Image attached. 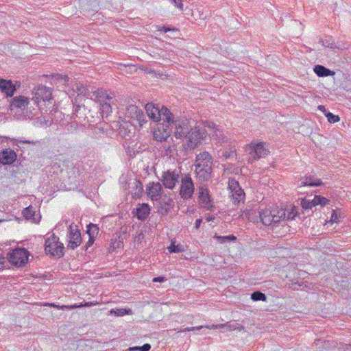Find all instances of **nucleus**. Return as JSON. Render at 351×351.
<instances>
[{
  "label": "nucleus",
  "instance_id": "ddd939ff",
  "mask_svg": "<svg viewBox=\"0 0 351 351\" xmlns=\"http://www.w3.org/2000/svg\"><path fill=\"white\" fill-rule=\"evenodd\" d=\"M17 159L16 152L10 148H5L0 152V165H11Z\"/></svg>",
  "mask_w": 351,
  "mask_h": 351
},
{
  "label": "nucleus",
  "instance_id": "7ed1b4c3",
  "mask_svg": "<svg viewBox=\"0 0 351 351\" xmlns=\"http://www.w3.org/2000/svg\"><path fill=\"white\" fill-rule=\"evenodd\" d=\"M195 173L199 180L208 181L212 177L213 158L211 155L204 152L196 156L195 162Z\"/></svg>",
  "mask_w": 351,
  "mask_h": 351
},
{
  "label": "nucleus",
  "instance_id": "393cba45",
  "mask_svg": "<svg viewBox=\"0 0 351 351\" xmlns=\"http://www.w3.org/2000/svg\"><path fill=\"white\" fill-rule=\"evenodd\" d=\"M313 71L319 77L332 76L335 75V72L333 71H331L320 64L315 65L313 68Z\"/></svg>",
  "mask_w": 351,
  "mask_h": 351
},
{
  "label": "nucleus",
  "instance_id": "473e14b6",
  "mask_svg": "<svg viewBox=\"0 0 351 351\" xmlns=\"http://www.w3.org/2000/svg\"><path fill=\"white\" fill-rule=\"evenodd\" d=\"M299 210L300 208L298 207L293 206L291 208V210L288 211L287 213H286L285 219L287 220H293L296 217L300 216V213Z\"/></svg>",
  "mask_w": 351,
  "mask_h": 351
},
{
  "label": "nucleus",
  "instance_id": "aec40b11",
  "mask_svg": "<svg viewBox=\"0 0 351 351\" xmlns=\"http://www.w3.org/2000/svg\"><path fill=\"white\" fill-rule=\"evenodd\" d=\"M0 89L5 93L7 97H12L16 90V87L12 81L0 79Z\"/></svg>",
  "mask_w": 351,
  "mask_h": 351
},
{
  "label": "nucleus",
  "instance_id": "e433bc0d",
  "mask_svg": "<svg viewBox=\"0 0 351 351\" xmlns=\"http://www.w3.org/2000/svg\"><path fill=\"white\" fill-rule=\"evenodd\" d=\"M313 201L314 206L317 205L326 206L329 202V199L321 195H315Z\"/></svg>",
  "mask_w": 351,
  "mask_h": 351
},
{
  "label": "nucleus",
  "instance_id": "5fc2aeb1",
  "mask_svg": "<svg viewBox=\"0 0 351 351\" xmlns=\"http://www.w3.org/2000/svg\"><path fill=\"white\" fill-rule=\"evenodd\" d=\"M202 223V218H199V219H196L195 223V228L197 230L199 229Z\"/></svg>",
  "mask_w": 351,
  "mask_h": 351
},
{
  "label": "nucleus",
  "instance_id": "412c9836",
  "mask_svg": "<svg viewBox=\"0 0 351 351\" xmlns=\"http://www.w3.org/2000/svg\"><path fill=\"white\" fill-rule=\"evenodd\" d=\"M299 187L302 186H319L323 185V182L320 179L316 178L314 176H305L302 178L300 180Z\"/></svg>",
  "mask_w": 351,
  "mask_h": 351
},
{
  "label": "nucleus",
  "instance_id": "4c0bfd02",
  "mask_svg": "<svg viewBox=\"0 0 351 351\" xmlns=\"http://www.w3.org/2000/svg\"><path fill=\"white\" fill-rule=\"evenodd\" d=\"M228 189L230 190V193H232L235 191L239 190L241 187L239 185V183L237 180L234 178L229 179L228 181Z\"/></svg>",
  "mask_w": 351,
  "mask_h": 351
},
{
  "label": "nucleus",
  "instance_id": "79ce46f5",
  "mask_svg": "<svg viewBox=\"0 0 351 351\" xmlns=\"http://www.w3.org/2000/svg\"><path fill=\"white\" fill-rule=\"evenodd\" d=\"M130 311V309L128 311L125 308H112L110 310V313L111 315H114L115 316H123L128 314V312Z\"/></svg>",
  "mask_w": 351,
  "mask_h": 351
},
{
  "label": "nucleus",
  "instance_id": "9d476101",
  "mask_svg": "<svg viewBox=\"0 0 351 351\" xmlns=\"http://www.w3.org/2000/svg\"><path fill=\"white\" fill-rule=\"evenodd\" d=\"M29 253L25 248L17 247L8 254L9 262L16 267L24 266L28 261Z\"/></svg>",
  "mask_w": 351,
  "mask_h": 351
},
{
  "label": "nucleus",
  "instance_id": "a878e982",
  "mask_svg": "<svg viewBox=\"0 0 351 351\" xmlns=\"http://www.w3.org/2000/svg\"><path fill=\"white\" fill-rule=\"evenodd\" d=\"M112 105H115V101L110 102V101H108L100 104V114L103 118L107 117L112 112Z\"/></svg>",
  "mask_w": 351,
  "mask_h": 351
},
{
  "label": "nucleus",
  "instance_id": "423d86ee",
  "mask_svg": "<svg viewBox=\"0 0 351 351\" xmlns=\"http://www.w3.org/2000/svg\"><path fill=\"white\" fill-rule=\"evenodd\" d=\"M64 245L59 241V237L52 234L45 241V252L51 257L57 256L61 258L64 255Z\"/></svg>",
  "mask_w": 351,
  "mask_h": 351
},
{
  "label": "nucleus",
  "instance_id": "603ef678",
  "mask_svg": "<svg viewBox=\"0 0 351 351\" xmlns=\"http://www.w3.org/2000/svg\"><path fill=\"white\" fill-rule=\"evenodd\" d=\"M217 136H218L219 142H220L221 145L228 143V138L223 134H220L219 136L217 134Z\"/></svg>",
  "mask_w": 351,
  "mask_h": 351
},
{
  "label": "nucleus",
  "instance_id": "6e6d98bb",
  "mask_svg": "<svg viewBox=\"0 0 351 351\" xmlns=\"http://www.w3.org/2000/svg\"><path fill=\"white\" fill-rule=\"evenodd\" d=\"M317 109H318L319 111H321V112H324V115H325V116H326V113H327V112H329L328 111H327V110H326V109L325 106H323V105H319V106H318Z\"/></svg>",
  "mask_w": 351,
  "mask_h": 351
},
{
  "label": "nucleus",
  "instance_id": "a19ab883",
  "mask_svg": "<svg viewBox=\"0 0 351 351\" xmlns=\"http://www.w3.org/2000/svg\"><path fill=\"white\" fill-rule=\"evenodd\" d=\"M300 205L302 206V210L311 209L314 206L313 200L306 199L305 198L301 199Z\"/></svg>",
  "mask_w": 351,
  "mask_h": 351
},
{
  "label": "nucleus",
  "instance_id": "a18cd8bd",
  "mask_svg": "<svg viewBox=\"0 0 351 351\" xmlns=\"http://www.w3.org/2000/svg\"><path fill=\"white\" fill-rule=\"evenodd\" d=\"M322 45L326 47H328V48H331V49H334L336 47V46L335 45V44L332 42H330V40H323L322 41Z\"/></svg>",
  "mask_w": 351,
  "mask_h": 351
},
{
  "label": "nucleus",
  "instance_id": "052dcab7",
  "mask_svg": "<svg viewBox=\"0 0 351 351\" xmlns=\"http://www.w3.org/2000/svg\"><path fill=\"white\" fill-rule=\"evenodd\" d=\"M140 346H134V347H130L128 348V351H136V350H139L140 351Z\"/></svg>",
  "mask_w": 351,
  "mask_h": 351
},
{
  "label": "nucleus",
  "instance_id": "39448f33",
  "mask_svg": "<svg viewBox=\"0 0 351 351\" xmlns=\"http://www.w3.org/2000/svg\"><path fill=\"white\" fill-rule=\"evenodd\" d=\"M32 94L34 95L32 100L38 105L39 108L43 109V106L48 107L52 105V89L43 84H39L35 88Z\"/></svg>",
  "mask_w": 351,
  "mask_h": 351
},
{
  "label": "nucleus",
  "instance_id": "69168bd1",
  "mask_svg": "<svg viewBox=\"0 0 351 351\" xmlns=\"http://www.w3.org/2000/svg\"><path fill=\"white\" fill-rule=\"evenodd\" d=\"M91 304H92V303H91V302H86V303H85V304H84V306H91Z\"/></svg>",
  "mask_w": 351,
  "mask_h": 351
},
{
  "label": "nucleus",
  "instance_id": "f257e3e1",
  "mask_svg": "<svg viewBox=\"0 0 351 351\" xmlns=\"http://www.w3.org/2000/svg\"><path fill=\"white\" fill-rule=\"evenodd\" d=\"M172 123V127L175 128L174 136L178 139H184L183 147L186 151L199 147L206 138L204 127L197 125L194 120L185 117L178 118Z\"/></svg>",
  "mask_w": 351,
  "mask_h": 351
},
{
  "label": "nucleus",
  "instance_id": "bb28decb",
  "mask_svg": "<svg viewBox=\"0 0 351 351\" xmlns=\"http://www.w3.org/2000/svg\"><path fill=\"white\" fill-rule=\"evenodd\" d=\"M11 142L12 143V146L16 151L21 150V145H23V144L35 145V142H34L33 141H29V140L12 138Z\"/></svg>",
  "mask_w": 351,
  "mask_h": 351
},
{
  "label": "nucleus",
  "instance_id": "37998d69",
  "mask_svg": "<svg viewBox=\"0 0 351 351\" xmlns=\"http://www.w3.org/2000/svg\"><path fill=\"white\" fill-rule=\"evenodd\" d=\"M326 117L327 118L328 122L331 123H337L340 120V118L338 115L333 114L330 112L326 113Z\"/></svg>",
  "mask_w": 351,
  "mask_h": 351
},
{
  "label": "nucleus",
  "instance_id": "49530a36",
  "mask_svg": "<svg viewBox=\"0 0 351 351\" xmlns=\"http://www.w3.org/2000/svg\"><path fill=\"white\" fill-rule=\"evenodd\" d=\"M95 239H93V238H91V237H89V239L88 241V242L86 243V245L83 247V250H84L85 251H86L90 246L93 245V244L95 242Z\"/></svg>",
  "mask_w": 351,
  "mask_h": 351
},
{
  "label": "nucleus",
  "instance_id": "8fccbe9b",
  "mask_svg": "<svg viewBox=\"0 0 351 351\" xmlns=\"http://www.w3.org/2000/svg\"><path fill=\"white\" fill-rule=\"evenodd\" d=\"M202 328H204L203 326H197V327H188V328H185L182 331L185 332V331H193V330H199L202 329Z\"/></svg>",
  "mask_w": 351,
  "mask_h": 351
},
{
  "label": "nucleus",
  "instance_id": "72a5a7b5",
  "mask_svg": "<svg viewBox=\"0 0 351 351\" xmlns=\"http://www.w3.org/2000/svg\"><path fill=\"white\" fill-rule=\"evenodd\" d=\"M169 253H179L184 252L183 246L180 244L176 245L175 241H171V245L167 247Z\"/></svg>",
  "mask_w": 351,
  "mask_h": 351
},
{
  "label": "nucleus",
  "instance_id": "9b49d317",
  "mask_svg": "<svg viewBox=\"0 0 351 351\" xmlns=\"http://www.w3.org/2000/svg\"><path fill=\"white\" fill-rule=\"evenodd\" d=\"M180 179L181 177L178 172L167 170L162 173L160 180L166 189H173Z\"/></svg>",
  "mask_w": 351,
  "mask_h": 351
},
{
  "label": "nucleus",
  "instance_id": "c85d7f7f",
  "mask_svg": "<svg viewBox=\"0 0 351 351\" xmlns=\"http://www.w3.org/2000/svg\"><path fill=\"white\" fill-rule=\"evenodd\" d=\"M78 95H84L86 97H92L93 95L94 90L93 88H90V87L85 86L82 84L77 87Z\"/></svg>",
  "mask_w": 351,
  "mask_h": 351
},
{
  "label": "nucleus",
  "instance_id": "c756f323",
  "mask_svg": "<svg viewBox=\"0 0 351 351\" xmlns=\"http://www.w3.org/2000/svg\"><path fill=\"white\" fill-rule=\"evenodd\" d=\"M232 197L235 204H239L245 198V193L242 189L231 193Z\"/></svg>",
  "mask_w": 351,
  "mask_h": 351
},
{
  "label": "nucleus",
  "instance_id": "c9c22d12",
  "mask_svg": "<svg viewBox=\"0 0 351 351\" xmlns=\"http://www.w3.org/2000/svg\"><path fill=\"white\" fill-rule=\"evenodd\" d=\"M251 299L253 301H266L267 296L260 291H255L251 294Z\"/></svg>",
  "mask_w": 351,
  "mask_h": 351
},
{
  "label": "nucleus",
  "instance_id": "0eeeda50",
  "mask_svg": "<svg viewBox=\"0 0 351 351\" xmlns=\"http://www.w3.org/2000/svg\"><path fill=\"white\" fill-rule=\"evenodd\" d=\"M91 110L87 109L85 105L73 104V112L72 118L82 125L91 124L95 122L94 117L90 114Z\"/></svg>",
  "mask_w": 351,
  "mask_h": 351
},
{
  "label": "nucleus",
  "instance_id": "de8ad7c7",
  "mask_svg": "<svg viewBox=\"0 0 351 351\" xmlns=\"http://www.w3.org/2000/svg\"><path fill=\"white\" fill-rule=\"evenodd\" d=\"M56 78L58 80L64 82V83L69 80V77L66 75L57 74Z\"/></svg>",
  "mask_w": 351,
  "mask_h": 351
},
{
  "label": "nucleus",
  "instance_id": "774afa93",
  "mask_svg": "<svg viewBox=\"0 0 351 351\" xmlns=\"http://www.w3.org/2000/svg\"><path fill=\"white\" fill-rule=\"evenodd\" d=\"M2 221L1 220H0V222Z\"/></svg>",
  "mask_w": 351,
  "mask_h": 351
},
{
  "label": "nucleus",
  "instance_id": "3c124183",
  "mask_svg": "<svg viewBox=\"0 0 351 351\" xmlns=\"http://www.w3.org/2000/svg\"><path fill=\"white\" fill-rule=\"evenodd\" d=\"M167 278L165 276H158L156 278H154L153 282H163L166 281Z\"/></svg>",
  "mask_w": 351,
  "mask_h": 351
},
{
  "label": "nucleus",
  "instance_id": "f8f14e48",
  "mask_svg": "<svg viewBox=\"0 0 351 351\" xmlns=\"http://www.w3.org/2000/svg\"><path fill=\"white\" fill-rule=\"evenodd\" d=\"M29 104V99L27 97L22 95L14 97L10 104V109L11 111H14L15 113L21 112L27 109Z\"/></svg>",
  "mask_w": 351,
  "mask_h": 351
},
{
  "label": "nucleus",
  "instance_id": "f3484780",
  "mask_svg": "<svg viewBox=\"0 0 351 351\" xmlns=\"http://www.w3.org/2000/svg\"><path fill=\"white\" fill-rule=\"evenodd\" d=\"M93 96L95 97V99L99 104H101V103H106L108 101H110V102H114L116 101L113 93L102 88L94 90Z\"/></svg>",
  "mask_w": 351,
  "mask_h": 351
},
{
  "label": "nucleus",
  "instance_id": "a211bd4d",
  "mask_svg": "<svg viewBox=\"0 0 351 351\" xmlns=\"http://www.w3.org/2000/svg\"><path fill=\"white\" fill-rule=\"evenodd\" d=\"M269 153V151L265 148L263 143H258L255 144L250 154L252 156L254 160H258L260 158L266 156Z\"/></svg>",
  "mask_w": 351,
  "mask_h": 351
},
{
  "label": "nucleus",
  "instance_id": "c03bdc74",
  "mask_svg": "<svg viewBox=\"0 0 351 351\" xmlns=\"http://www.w3.org/2000/svg\"><path fill=\"white\" fill-rule=\"evenodd\" d=\"M171 3H173L175 6L178 8L180 10H183V4L182 0H169Z\"/></svg>",
  "mask_w": 351,
  "mask_h": 351
},
{
  "label": "nucleus",
  "instance_id": "680f3d73",
  "mask_svg": "<svg viewBox=\"0 0 351 351\" xmlns=\"http://www.w3.org/2000/svg\"><path fill=\"white\" fill-rule=\"evenodd\" d=\"M207 126H208V128H215V123H208L207 124Z\"/></svg>",
  "mask_w": 351,
  "mask_h": 351
},
{
  "label": "nucleus",
  "instance_id": "6ab92c4d",
  "mask_svg": "<svg viewBox=\"0 0 351 351\" xmlns=\"http://www.w3.org/2000/svg\"><path fill=\"white\" fill-rule=\"evenodd\" d=\"M158 105L155 106L152 103H148L145 105V110L147 116L154 121H160V111Z\"/></svg>",
  "mask_w": 351,
  "mask_h": 351
},
{
  "label": "nucleus",
  "instance_id": "2f4dec72",
  "mask_svg": "<svg viewBox=\"0 0 351 351\" xmlns=\"http://www.w3.org/2000/svg\"><path fill=\"white\" fill-rule=\"evenodd\" d=\"M133 184L135 189H133L132 191V194L135 197H140L143 190L141 182L138 180H135Z\"/></svg>",
  "mask_w": 351,
  "mask_h": 351
},
{
  "label": "nucleus",
  "instance_id": "b1692460",
  "mask_svg": "<svg viewBox=\"0 0 351 351\" xmlns=\"http://www.w3.org/2000/svg\"><path fill=\"white\" fill-rule=\"evenodd\" d=\"M161 212L167 214L174 207V201L171 197L165 195L161 200Z\"/></svg>",
  "mask_w": 351,
  "mask_h": 351
},
{
  "label": "nucleus",
  "instance_id": "7c9ffc66",
  "mask_svg": "<svg viewBox=\"0 0 351 351\" xmlns=\"http://www.w3.org/2000/svg\"><path fill=\"white\" fill-rule=\"evenodd\" d=\"M86 233L88 234L89 237L95 239L99 233L97 225L92 223L87 225Z\"/></svg>",
  "mask_w": 351,
  "mask_h": 351
},
{
  "label": "nucleus",
  "instance_id": "1a4fd4ad",
  "mask_svg": "<svg viewBox=\"0 0 351 351\" xmlns=\"http://www.w3.org/2000/svg\"><path fill=\"white\" fill-rule=\"evenodd\" d=\"M198 203L206 210L213 211L215 208L210 191L206 184H200L198 187Z\"/></svg>",
  "mask_w": 351,
  "mask_h": 351
},
{
  "label": "nucleus",
  "instance_id": "e2e57ef3",
  "mask_svg": "<svg viewBox=\"0 0 351 351\" xmlns=\"http://www.w3.org/2000/svg\"><path fill=\"white\" fill-rule=\"evenodd\" d=\"M75 177L72 178L71 176H69V180L70 181L71 183H73V182H75Z\"/></svg>",
  "mask_w": 351,
  "mask_h": 351
},
{
  "label": "nucleus",
  "instance_id": "4468645a",
  "mask_svg": "<svg viewBox=\"0 0 351 351\" xmlns=\"http://www.w3.org/2000/svg\"><path fill=\"white\" fill-rule=\"evenodd\" d=\"M126 114L131 119H133L138 121V124L142 126L145 123L146 119L145 115L141 109L138 108L135 105H130L128 107Z\"/></svg>",
  "mask_w": 351,
  "mask_h": 351
},
{
  "label": "nucleus",
  "instance_id": "0e129e2a",
  "mask_svg": "<svg viewBox=\"0 0 351 351\" xmlns=\"http://www.w3.org/2000/svg\"><path fill=\"white\" fill-rule=\"evenodd\" d=\"M257 217H258V216H256V217H252L250 215H249V219L251 220V221H256L257 220Z\"/></svg>",
  "mask_w": 351,
  "mask_h": 351
},
{
  "label": "nucleus",
  "instance_id": "5701e85b",
  "mask_svg": "<svg viewBox=\"0 0 351 351\" xmlns=\"http://www.w3.org/2000/svg\"><path fill=\"white\" fill-rule=\"evenodd\" d=\"M228 149H220L218 151V156L219 158L223 157L226 160L231 159L236 160L237 159V153H236V147L234 145H229Z\"/></svg>",
  "mask_w": 351,
  "mask_h": 351
},
{
  "label": "nucleus",
  "instance_id": "864d4df0",
  "mask_svg": "<svg viewBox=\"0 0 351 351\" xmlns=\"http://www.w3.org/2000/svg\"><path fill=\"white\" fill-rule=\"evenodd\" d=\"M140 351H149L151 349V345L149 343H145L142 346H140Z\"/></svg>",
  "mask_w": 351,
  "mask_h": 351
},
{
  "label": "nucleus",
  "instance_id": "13d9d810",
  "mask_svg": "<svg viewBox=\"0 0 351 351\" xmlns=\"http://www.w3.org/2000/svg\"><path fill=\"white\" fill-rule=\"evenodd\" d=\"M52 168L54 169V173H58V170H59L60 169V165H58V163L55 162L53 166H52Z\"/></svg>",
  "mask_w": 351,
  "mask_h": 351
},
{
  "label": "nucleus",
  "instance_id": "09e8293b",
  "mask_svg": "<svg viewBox=\"0 0 351 351\" xmlns=\"http://www.w3.org/2000/svg\"><path fill=\"white\" fill-rule=\"evenodd\" d=\"M159 31H162L164 32H169V31H176L177 29L174 28V27H167V26H162L159 29Z\"/></svg>",
  "mask_w": 351,
  "mask_h": 351
},
{
  "label": "nucleus",
  "instance_id": "4d7b16f0",
  "mask_svg": "<svg viewBox=\"0 0 351 351\" xmlns=\"http://www.w3.org/2000/svg\"><path fill=\"white\" fill-rule=\"evenodd\" d=\"M5 264L4 257L2 256L1 254H0V270L3 269Z\"/></svg>",
  "mask_w": 351,
  "mask_h": 351
},
{
  "label": "nucleus",
  "instance_id": "ea45409f",
  "mask_svg": "<svg viewBox=\"0 0 351 351\" xmlns=\"http://www.w3.org/2000/svg\"><path fill=\"white\" fill-rule=\"evenodd\" d=\"M23 215L27 219H33V217L35 215V210L32 206H29L23 210Z\"/></svg>",
  "mask_w": 351,
  "mask_h": 351
},
{
  "label": "nucleus",
  "instance_id": "f704fd0d",
  "mask_svg": "<svg viewBox=\"0 0 351 351\" xmlns=\"http://www.w3.org/2000/svg\"><path fill=\"white\" fill-rule=\"evenodd\" d=\"M223 327H226V328H228L229 330H237L239 331H241V330H244V326L236 322H228V323L226 324L225 325H223Z\"/></svg>",
  "mask_w": 351,
  "mask_h": 351
},
{
  "label": "nucleus",
  "instance_id": "338daca9",
  "mask_svg": "<svg viewBox=\"0 0 351 351\" xmlns=\"http://www.w3.org/2000/svg\"><path fill=\"white\" fill-rule=\"evenodd\" d=\"M206 220H207L208 221H209L212 220V219H211V217H209V218L208 217V218H206Z\"/></svg>",
  "mask_w": 351,
  "mask_h": 351
},
{
  "label": "nucleus",
  "instance_id": "2eb2a0df",
  "mask_svg": "<svg viewBox=\"0 0 351 351\" xmlns=\"http://www.w3.org/2000/svg\"><path fill=\"white\" fill-rule=\"evenodd\" d=\"M69 243L67 245L68 247L74 250L80 245L82 242L80 231L76 228H74L72 225L69 228Z\"/></svg>",
  "mask_w": 351,
  "mask_h": 351
},
{
  "label": "nucleus",
  "instance_id": "bf43d9fd",
  "mask_svg": "<svg viewBox=\"0 0 351 351\" xmlns=\"http://www.w3.org/2000/svg\"><path fill=\"white\" fill-rule=\"evenodd\" d=\"M331 221L332 222H338V217H337V215L336 213H332V216H331Z\"/></svg>",
  "mask_w": 351,
  "mask_h": 351
},
{
  "label": "nucleus",
  "instance_id": "20e7f679",
  "mask_svg": "<svg viewBox=\"0 0 351 351\" xmlns=\"http://www.w3.org/2000/svg\"><path fill=\"white\" fill-rule=\"evenodd\" d=\"M286 210L276 208L272 210L267 209L259 213L258 217L265 226H277L278 223L285 219Z\"/></svg>",
  "mask_w": 351,
  "mask_h": 351
},
{
  "label": "nucleus",
  "instance_id": "dca6fc26",
  "mask_svg": "<svg viewBox=\"0 0 351 351\" xmlns=\"http://www.w3.org/2000/svg\"><path fill=\"white\" fill-rule=\"evenodd\" d=\"M147 193L152 200H158L161 198L162 187L159 182L149 183L147 186Z\"/></svg>",
  "mask_w": 351,
  "mask_h": 351
},
{
  "label": "nucleus",
  "instance_id": "cd10ccee",
  "mask_svg": "<svg viewBox=\"0 0 351 351\" xmlns=\"http://www.w3.org/2000/svg\"><path fill=\"white\" fill-rule=\"evenodd\" d=\"M213 239H216L219 243H225L227 242L235 241L237 240V237L233 234L228 236H219L217 234H215Z\"/></svg>",
  "mask_w": 351,
  "mask_h": 351
},
{
  "label": "nucleus",
  "instance_id": "6e6552de",
  "mask_svg": "<svg viewBox=\"0 0 351 351\" xmlns=\"http://www.w3.org/2000/svg\"><path fill=\"white\" fill-rule=\"evenodd\" d=\"M179 195L183 200H188L193 197L195 191L194 183L190 174L182 175Z\"/></svg>",
  "mask_w": 351,
  "mask_h": 351
},
{
  "label": "nucleus",
  "instance_id": "4be33fe9",
  "mask_svg": "<svg viewBox=\"0 0 351 351\" xmlns=\"http://www.w3.org/2000/svg\"><path fill=\"white\" fill-rule=\"evenodd\" d=\"M150 210L151 208L148 204L143 203L138 204V207L136 208V216L137 219L141 221L145 220L150 213Z\"/></svg>",
  "mask_w": 351,
  "mask_h": 351
},
{
  "label": "nucleus",
  "instance_id": "58836bf2",
  "mask_svg": "<svg viewBox=\"0 0 351 351\" xmlns=\"http://www.w3.org/2000/svg\"><path fill=\"white\" fill-rule=\"evenodd\" d=\"M45 306L54 307V308H56L58 309H62V310H64V309H74L75 308L79 307V306H77L76 304L71 305V306H66V305L60 306V305H56V304H55L53 303H46V304H45ZM82 306V305H80V306Z\"/></svg>",
  "mask_w": 351,
  "mask_h": 351
},
{
  "label": "nucleus",
  "instance_id": "f03ea898",
  "mask_svg": "<svg viewBox=\"0 0 351 351\" xmlns=\"http://www.w3.org/2000/svg\"><path fill=\"white\" fill-rule=\"evenodd\" d=\"M160 111V121L162 120V123H158L157 127L153 131V136L154 139L158 141H167L170 137L172 132V122L175 121L174 115L165 106H162Z\"/></svg>",
  "mask_w": 351,
  "mask_h": 351
}]
</instances>
